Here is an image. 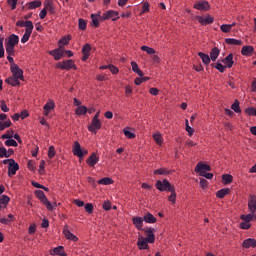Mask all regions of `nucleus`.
Returning <instances> with one entry per match:
<instances>
[{
	"label": "nucleus",
	"mask_w": 256,
	"mask_h": 256,
	"mask_svg": "<svg viewBox=\"0 0 256 256\" xmlns=\"http://www.w3.org/2000/svg\"><path fill=\"white\" fill-rule=\"evenodd\" d=\"M219 53H221V51L217 47L212 48L210 51V60L213 62L217 61L219 58Z\"/></svg>",
	"instance_id": "nucleus-32"
},
{
	"label": "nucleus",
	"mask_w": 256,
	"mask_h": 256,
	"mask_svg": "<svg viewBox=\"0 0 256 256\" xmlns=\"http://www.w3.org/2000/svg\"><path fill=\"white\" fill-rule=\"evenodd\" d=\"M220 31H222V33H231V26H230V24H222L220 26Z\"/></svg>",
	"instance_id": "nucleus-59"
},
{
	"label": "nucleus",
	"mask_w": 256,
	"mask_h": 256,
	"mask_svg": "<svg viewBox=\"0 0 256 256\" xmlns=\"http://www.w3.org/2000/svg\"><path fill=\"white\" fill-rule=\"evenodd\" d=\"M11 201V198L7 195L0 196V209H5L7 205H9V202Z\"/></svg>",
	"instance_id": "nucleus-31"
},
{
	"label": "nucleus",
	"mask_w": 256,
	"mask_h": 256,
	"mask_svg": "<svg viewBox=\"0 0 256 256\" xmlns=\"http://www.w3.org/2000/svg\"><path fill=\"white\" fill-rule=\"evenodd\" d=\"M229 193H231L229 188H222L217 191L216 197H218V199H223L226 195H229Z\"/></svg>",
	"instance_id": "nucleus-33"
},
{
	"label": "nucleus",
	"mask_w": 256,
	"mask_h": 256,
	"mask_svg": "<svg viewBox=\"0 0 256 256\" xmlns=\"http://www.w3.org/2000/svg\"><path fill=\"white\" fill-rule=\"evenodd\" d=\"M10 71L12 75L5 79V83L11 85V87H19L21 81H25L23 69H21L19 65H13V67H10Z\"/></svg>",
	"instance_id": "nucleus-1"
},
{
	"label": "nucleus",
	"mask_w": 256,
	"mask_h": 256,
	"mask_svg": "<svg viewBox=\"0 0 256 256\" xmlns=\"http://www.w3.org/2000/svg\"><path fill=\"white\" fill-rule=\"evenodd\" d=\"M185 127H186V131H187L189 137H192L193 133H195V129H193V127L189 126L188 119L185 120Z\"/></svg>",
	"instance_id": "nucleus-53"
},
{
	"label": "nucleus",
	"mask_w": 256,
	"mask_h": 256,
	"mask_svg": "<svg viewBox=\"0 0 256 256\" xmlns=\"http://www.w3.org/2000/svg\"><path fill=\"white\" fill-rule=\"evenodd\" d=\"M51 256H67V252H65V247L57 246L49 251Z\"/></svg>",
	"instance_id": "nucleus-14"
},
{
	"label": "nucleus",
	"mask_w": 256,
	"mask_h": 256,
	"mask_svg": "<svg viewBox=\"0 0 256 256\" xmlns=\"http://www.w3.org/2000/svg\"><path fill=\"white\" fill-rule=\"evenodd\" d=\"M222 182L224 185H230V183H233V175L231 174L222 175Z\"/></svg>",
	"instance_id": "nucleus-39"
},
{
	"label": "nucleus",
	"mask_w": 256,
	"mask_h": 256,
	"mask_svg": "<svg viewBox=\"0 0 256 256\" xmlns=\"http://www.w3.org/2000/svg\"><path fill=\"white\" fill-rule=\"evenodd\" d=\"M255 53V48L251 45L243 46L241 49V54L244 57H251Z\"/></svg>",
	"instance_id": "nucleus-19"
},
{
	"label": "nucleus",
	"mask_w": 256,
	"mask_h": 256,
	"mask_svg": "<svg viewBox=\"0 0 256 256\" xmlns=\"http://www.w3.org/2000/svg\"><path fill=\"white\" fill-rule=\"evenodd\" d=\"M123 133L127 139H135V133L131 132V128L125 127Z\"/></svg>",
	"instance_id": "nucleus-43"
},
{
	"label": "nucleus",
	"mask_w": 256,
	"mask_h": 256,
	"mask_svg": "<svg viewBox=\"0 0 256 256\" xmlns=\"http://www.w3.org/2000/svg\"><path fill=\"white\" fill-rule=\"evenodd\" d=\"M13 135H15V131L9 129L0 137V139H13Z\"/></svg>",
	"instance_id": "nucleus-47"
},
{
	"label": "nucleus",
	"mask_w": 256,
	"mask_h": 256,
	"mask_svg": "<svg viewBox=\"0 0 256 256\" xmlns=\"http://www.w3.org/2000/svg\"><path fill=\"white\" fill-rule=\"evenodd\" d=\"M42 203H43V205H45V207L48 211H53V209H55V207H57L56 202L51 203V201H49V199H47V198Z\"/></svg>",
	"instance_id": "nucleus-37"
},
{
	"label": "nucleus",
	"mask_w": 256,
	"mask_h": 256,
	"mask_svg": "<svg viewBox=\"0 0 256 256\" xmlns=\"http://www.w3.org/2000/svg\"><path fill=\"white\" fill-rule=\"evenodd\" d=\"M44 9H46V11H49L51 15H55V5L53 4V0H45Z\"/></svg>",
	"instance_id": "nucleus-25"
},
{
	"label": "nucleus",
	"mask_w": 256,
	"mask_h": 256,
	"mask_svg": "<svg viewBox=\"0 0 256 256\" xmlns=\"http://www.w3.org/2000/svg\"><path fill=\"white\" fill-rule=\"evenodd\" d=\"M78 27L80 31H85V29H87V21H85L83 18H80L78 20Z\"/></svg>",
	"instance_id": "nucleus-52"
},
{
	"label": "nucleus",
	"mask_w": 256,
	"mask_h": 256,
	"mask_svg": "<svg viewBox=\"0 0 256 256\" xmlns=\"http://www.w3.org/2000/svg\"><path fill=\"white\" fill-rule=\"evenodd\" d=\"M17 27H26V29H33V22L31 20H18L16 22Z\"/></svg>",
	"instance_id": "nucleus-28"
},
{
	"label": "nucleus",
	"mask_w": 256,
	"mask_h": 256,
	"mask_svg": "<svg viewBox=\"0 0 256 256\" xmlns=\"http://www.w3.org/2000/svg\"><path fill=\"white\" fill-rule=\"evenodd\" d=\"M107 19H112V21H118L119 12L115 10H108L104 12L101 16V21H107Z\"/></svg>",
	"instance_id": "nucleus-7"
},
{
	"label": "nucleus",
	"mask_w": 256,
	"mask_h": 256,
	"mask_svg": "<svg viewBox=\"0 0 256 256\" xmlns=\"http://www.w3.org/2000/svg\"><path fill=\"white\" fill-rule=\"evenodd\" d=\"M242 247L243 249H255L256 247V240L255 238H248V239H245L242 243Z\"/></svg>",
	"instance_id": "nucleus-20"
},
{
	"label": "nucleus",
	"mask_w": 256,
	"mask_h": 256,
	"mask_svg": "<svg viewBox=\"0 0 256 256\" xmlns=\"http://www.w3.org/2000/svg\"><path fill=\"white\" fill-rule=\"evenodd\" d=\"M198 56L202 59V63L209 65L211 63V57L203 52H199Z\"/></svg>",
	"instance_id": "nucleus-36"
},
{
	"label": "nucleus",
	"mask_w": 256,
	"mask_h": 256,
	"mask_svg": "<svg viewBox=\"0 0 256 256\" xmlns=\"http://www.w3.org/2000/svg\"><path fill=\"white\" fill-rule=\"evenodd\" d=\"M131 67H132V71L133 73H136V75H138V77H143V71L141 70V68H139V65L137 64V62L132 61L130 63Z\"/></svg>",
	"instance_id": "nucleus-29"
},
{
	"label": "nucleus",
	"mask_w": 256,
	"mask_h": 256,
	"mask_svg": "<svg viewBox=\"0 0 256 256\" xmlns=\"http://www.w3.org/2000/svg\"><path fill=\"white\" fill-rule=\"evenodd\" d=\"M225 43L227 45H236V46H239V45H243V40H239V39H235V38H226L225 39Z\"/></svg>",
	"instance_id": "nucleus-34"
},
{
	"label": "nucleus",
	"mask_w": 256,
	"mask_h": 256,
	"mask_svg": "<svg viewBox=\"0 0 256 256\" xmlns=\"http://www.w3.org/2000/svg\"><path fill=\"white\" fill-rule=\"evenodd\" d=\"M2 163L3 165H8V177H14V175H17L19 163H17L15 159H5L2 161Z\"/></svg>",
	"instance_id": "nucleus-3"
},
{
	"label": "nucleus",
	"mask_w": 256,
	"mask_h": 256,
	"mask_svg": "<svg viewBox=\"0 0 256 256\" xmlns=\"http://www.w3.org/2000/svg\"><path fill=\"white\" fill-rule=\"evenodd\" d=\"M63 53H65L63 51V45H58V48L49 51V55H51L55 61L63 59Z\"/></svg>",
	"instance_id": "nucleus-10"
},
{
	"label": "nucleus",
	"mask_w": 256,
	"mask_h": 256,
	"mask_svg": "<svg viewBox=\"0 0 256 256\" xmlns=\"http://www.w3.org/2000/svg\"><path fill=\"white\" fill-rule=\"evenodd\" d=\"M108 69L110 71V73H112V75H117V73H119V68H117V66L110 64L108 66Z\"/></svg>",
	"instance_id": "nucleus-61"
},
{
	"label": "nucleus",
	"mask_w": 256,
	"mask_h": 256,
	"mask_svg": "<svg viewBox=\"0 0 256 256\" xmlns=\"http://www.w3.org/2000/svg\"><path fill=\"white\" fill-rule=\"evenodd\" d=\"M19 0H7V3L9 5V7H11L12 11H15V9H17V2Z\"/></svg>",
	"instance_id": "nucleus-63"
},
{
	"label": "nucleus",
	"mask_w": 256,
	"mask_h": 256,
	"mask_svg": "<svg viewBox=\"0 0 256 256\" xmlns=\"http://www.w3.org/2000/svg\"><path fill=\"white\" fill-rule=\"evenodd\" d=\"M232 111L235 113H241V106L239 100H235L234 103L231 105Z\"/></svg>",
	"instance_id": "nucleus-48"
},
{
	"label": "nucleus",
	"mask_w": 256,
	"mask_h": 256,
	"mask_svg": "<svg viewBox=\"0 0 256 256\" xmlns=\"http://www.w3.org/2000/svg\"><path fill=\"white\" fill-rule=\"evenodd\" d=\"M35 196L37 197V199H39V201H41V203H43L47 199V196H45V192H43V190H36Z\"/></svg>",
	"instance_id": "nucleus-42"
},
{
	"label": "nucleus",
	"mask_w": 256,
	"mask_h": 256,
	"mask_svg": "<svg viewBox=\"0 0 256 256\" xmlns=\"http://www.w3.org/2000/svg\"><path fill=\"white\" fill-rule=\"evenodd\" d=\"M87 111V106H78L75 110V114L81 117L83 115H87Z\"/></svg>",
	"instance_id": "nucleus-38"
},
{
	"label": "nucleus",
	"mask_w": 256,
	"mask_h": 256,
	"mask_svg": "<svg viewBox=\"0 0 256 256\" xmlns=\"http://www.w3.org/2000/svg\"><path fill=\"white\" fill-rule=\"evenodd\" d=\"M91 19H92V24H91V26L92 27H95V28H97V27H99V19H100V21H101V12H97L96 14H91Z\"/></svg>",
	"instance_id": "nucleus-27"
},
{
	"label": "nucleus",
	"mask_w": 256,
	"mask_h": 256,
	"mask_svg": "<svg viewBox=\"0 0 256 256\" xmlns=\"http://www.w3.org/2000/svg\"><path fill=\"white\" fill-rule=\"evenodd\" d=\"M56 69H62L65 71H70V69L77 70V65L73 59L64 60L56 64Z\"/></svg>",
	"instance_id": "nucleus-4"
},
{
	"label": "nucleus",
	"mask_w": 256,
	"mask_h": 256,
	"mask_svg": "<svg viewBox=\"0 0 256 256\" xmlns=\"http://www.w3.org/2000/svg\"><path fill=\"white\" fill-rule=\"evenodd\" d=\"M84 209H85L86 213L91 215V213H93V204H91V203L85 204Z\"/></svg>",
	"instance_id": "nucleus-64"
},
{
	"label": "nucleus",
	"mask_w": 256,
	"mask_h": 256,
	"mask_svg": "<svg viewBox=\"0 0 256 256\" xmlns=\"http://www.w3.org/2000/svg\"><path fill=\"white\" fill-rule=\"evenodd\" d=\"M150 7H151V5L149 4V2H144L142 4V10L140 12V15H144V13H149Z\"/></svg>",
	"instance_id": "nucleus-56"
},
{
	"label": "nucleus",
	"mask_w": 256,
	"mask_h": 256,
	"mask_svg": "<svg viewBox=\"0 0 256 256\" xmlns=\"http://www.w3.org/2000/svg\"><path fill=\"white\" fill-rule=\"evenodd\" d=\"M72 153L75 155V157L83 159L85 155H88L89 151L81 149V144L78 141H75L73 144Z\"/></svg>",
	"instance_id": "nucleus-6"
},
{
	"label": "nucleus",
	"mask_w": 256,
	"mask_h": 256,
	"mask_svg": "<svg viewBox=\"0 0 256 256\" xmlns=\"http://www.w3.org/2000/svg\"><path fill=\"white\" fill-rule=\"evenodd\" d=\"M246 115H249L250 117H255L256 115V108L254 107H248L245 109Z\"/></svg>",
	"instance_id": "nucleus-57"
},
{
	"label": "nucleus",
	"mask_w": 256,
	"mask_h": 256,
	"mask_svg": "<svg viewBox=\"0 0 256 256\" xmlns=\"http://www.w3.org/2000/svg\"><path fill=\"white\" fill-rule=\"evenodd\" d=\"M214 67H215V69H217V71H219L220 73H225V69H228L226 65H223V64H221V63H219V62H217Z\"/></svg>",
	"instance_id": "nucleus-58"
},
{
	"label": "nucleus",
	"mask_w": 256,
	"mask_h": 256,
	"mask_svg": "<svg viewBox=\"0 0 256 256\" xmlns=\"http://www.w3.org/2000/svg\"><path fill=\"white\" fill-rule=\"evenodd\" d=\"M143 221H144V219L139 216H135L132 218V223L138 231H143Z\"/></svg>",
	"instance_id": "nucleus-21"
},
{
	"label": "nucleus",
	"mask_w": 256,
	"mask_h": 256,
	"mask_svg": "<svg viewBox=\"0 0 256 256\" xmlns=\"http://www.w3.org/2000/svg\"><path fill=\"white\" fill-rule=\"evenodd\" d=\"M45 160H41L40 161V165H39V174L40 175H45Z\"/></svg>",
	"instance_id": "nucleus-62"
},
{
	"label": "nucleus",
	"mask_w": 256,
	"mask_h": 256,
	"mask_svg": "<svg viewBox=\"0 0 256 256\" xmlns=\"http://www.w3.org/2000/svg\"><path fill=\"white\" fill-rule=\"evenodd\" d=\"M145 232V239L149 240L150 244L155 243V228L148 227L144 229Z\"/></svg>",
	"instance_id": "nucleus-13"
},
{
	"label": "nucleus",
	"mask_w": 256,
	"mask_h": 256,
	"mask_svg": "<svg viewBox=\"0 0 256 256\" xmlns=\"http://www.w3.org/2000/svg\"><path fill=\"white\" fill-rule=\"evenodd\" d=\"M198 22L200 25H211L215 21V18L211 15H207L205 17L203 16H197Z\"/></svg>",
	"instance_id": "nucleus-16"
},
{
	"label": "nucleus",
	"mask_w": 256,
	"mask_h": 256,
	"mask_svg": "<svg viewBox=\"0 0 256 256\" xmlns=\"http://www.w3.org/2000/svg\"><path fill=\"white\" fill-rule=\"evenodd\" d=\"M5 49H6L7 56H15L14 46H8L7 44H5Z\"/></svg>",
	"instance_id": "nucleus-54"
},
{
	"label": "nucleus",
	"mask_w": 256,
	"mask_h": 256,
	"mask_svg": "<svg viewBox=\"0 0 256 256\" xmlns=\"http://www.w3.org/2000/svg\"><path fill=\"white\" fill-rule=\"evenodd\" d=\"M169 193H171V195L168 197V201H170V203H173V205H175L177 201V193L175 192V188L170 190Z\"/></svg>",
	"instance_id": "nucleus-45"
},
{
	"label": "nucleus",
	"mask_w": 256,
	"mask_h": 256,
	"mask_svg": "<svg viewBox=\"0 0 256 256\" xmlns=\"http://www.w3.org/2000/svg\"><path fill=\"white\" fill-rule=\"evenodd\" d=\"M18 43H19V36L15 34H11L8 38L6 45H8L9 47H15V45H18Z\"/></svg>",
	"instance_id": "nucleus-26"
},
{
	"label": "nucleus",
	"mask_w": 256,
	"mask_h": 256,
	"mask_svg": "<svg viewBox=\"0 0 256 256\" xmlns=\"http://www.w3.org/2000/svg\"><path fill=\"white\" fill-rule=\"evenodd\" d=\"M9 127H11L10 119L0 122V132L5 131V129H9Z\"/></svg>",
	"instance_id": "nucleus-46"
},
{
	"label": "nucleus",
	"mask_w": 256,
	"mask_h": 256,
	"mask_svg": "<svg viewBox=\"0 0 256 256\" xmlns=\"http://www.w3.org/2000/svg\"><path fill=\"white\" fill-rule=\"evenodd\" d=\"M63 233H64L66 239H68V241H73L74 243H77V241H79V238H77L75 236V234L71 233V231H69V229H67V226H65Z\"/></svg>",
	"instance_id": "nucleus-24"
},
{
	"label": "nucleus",
	"mask_w": 256,
	"mask_h": 256,
	"mask_svg": "<svg viewBox=\"0 0 256 256\" xmlns=\"http://www.w3.org/2000/svg\"><path fill=\"white\" fill-rule=\"evenodd\" d=\"M194 171H195V173H198L201 177L207 171H211V166H209L205 162L200 161L196 164Z\"/></svg>",
	"instance_id": "nucleus-8"
},
{
	"label": "nucleus",
	"mask_w": 256,
	"mask_h": 256,
	"mask_svg": "<svg viewBox=\"0 0 256 256\" xmlns=\"http://www.w3.org/2000/svg\"><path fill=\"white\" fill-rule=\"evenodd\" d=\"M31 33H33V29H31V28L25 29V33L23 34V36L21 38V43H27V41H29V39L31 37Z\"/></svg>",
	"instance_id": "nucleus-35"
},
{
	"label": "nucleus",
	"mask_w": 256,
	"mask_h": 256,
	"mask_svg": "<svg viewBox=\"0 0 256 256\" xmlns=\"http://www.w3.org/2000/svg\"><path fill=\"white\" fill-rule=\"evenodd\" d=\"M155 187L158 191H167L170 192L172 189H175V186H173L169 180L164 179V180H157Z\"/></svg>",
	"instance_id": "nucleus-5"
},
{
	"label": "nucleus",
	"mask_w": 256,
	"mask_h": 256,
	"mask_svg": "<svg viewBox=\"0 0 256 256\" xmlns=\"http://www.w3.org/2000/svg\"><path fill=\"white\" fill-rule=\"evenodd\" d=\"M69 41H71V37L64 36L58 41V45H62V47H65V45H69Z\"/></svg>",
	"instance_id": "nucleus-51"
},
{
	"label": "nucleus",
	"mask_w": 256,
	"mask_h": 256,
	"mask_svg": "<svg viewBox=\"0 0 256 256\" xmlns=\"http://www.w3.org/2000/svg\"><path fill=\"white\" fill-rule=\"evenodd\" d=\"M141 51H145V53H147V55H155V49L147 46V45H143L141 46Z\"/></svg>",
	"instance_id": "nucleus-49"
},
{
	"label": "nucleus",
	"mask_w": 256,
	"mask_h": 256,
	"mask_svg": "<svg viewBox=\"0 0 256 256\" xmlns=\"http://www.w3.org/2000/svg\"><path fill=\"white\" fill-rule=\"evenodd\" d=\"M210 7L209 2L205 0L194 4V9H197V11H209Z\"/></svg>",
	"instance_id": "nucleus-15"
},
{
	"label": "nucleus",
	"mask_w": 256,
	"mask_h": 256,
	"mask_svg": "<svg viewBox=\"0 0 256 256\" xmlns=\"http://www.w3.org/2000/svg\"><path fill=\"white\" fill-rule=\"evenodd\" d=\"M57 155V152L55 151V146H50L48 149V158L53 159Z\"/></svg>",
	"instance_id": "nucleus-60"
},
{
	"label": "nucleus",
	"mask_w": 256,
	"mask_h": 256,
	"mask_svg": "<svg viewBox=\"0 0 256 256\" xmlns=\"http://www.w3.org/2000/svg\"><path fill=\"white\" fill-rule=\"evenodd\" d=\"M86 163L89 167H95V165L99 163V156L97 155V153H92L86 160Z\"/></svg>",
	"instance_id": "nucleus-17"
},
{
	"label": "nucleus",
	"mask_w": 256,
	"mask_h": 256,
	"mask_svg": "<svg viewBox=\"0 0 256 256\" xmlns=\"http://www.w3.org/2000/svg\"><path fill=\"white\" fill-rule=\"evenodd\" d=\"M137 247L140 249V251L149 249V240L143 236H139L137 240Z\"/></svg>",
	"instance_id": "nucleus-11"
},
{
	"label": "nucleus",
	"mask_w": 256,
	"mask_h": 256,
	"mask_svg": "<svg viewBox=\"0 0 256 256\" xmlns=\"http://www.w3.org/2000/svg\"><path fill=\"white\" fill-rule=\"evenodd\" d=\"M248 210L256 215V196H251L248 200Z\"/></svg>",
	"instance_id": "nucleus-22"
},
{
	"label": "nucleus",
	"mask_w": 256,
	"mask_h": 256,
	"mask_svg": "<svg viewBox=\"0 0 256 256\" xmlns=\"http://www.w3.org/2000/svg\"><path fill=\"white\" fill-rule=\"evenodd\" d=\"M101 127H103L101 120L92 118L91 124L88 126V131L90 133H97V131H99V129H101Z\"/></svg>",
	"instance_id": "nucleus-9"
},
{
	"label": "nucleus",
	"mask_w": 256,
	"mask_h": 256,
	"mask_svg": "<svg viewBox=\"0 0 256 256\" xmlns=\"http://www.w3.org/2000/svg\"><path fill=\"white\" fill-rule=\"evenodd\" d=\"M154 175H169V170H167L166 168H160V169H156L154 170Z\"/></svg>",
	"instance_id": "nucleus-55"
},
{
	"label": "nucleus",
	"mask_w": 256,
	"mask_h": 256,
	"mask_svg": "<svg viewBox=\"0 0 256 256\" xmlns=\"http://www.w3.org/2000/svg\"><path fill=\"white\" fill-rule=\"evenodd\" d=\"M42 3L40 0H34L28 3V9H39Z\"/></svg>",
	"instance_id": "nucleus-41"
},
{
	"label": "nucleus",
	"mask_w": 256,
	"mask_h": 256,
	"mask_svg": "<svg viewBox=\"0 0 256 256\" xmlns=\"http://www.w3.org/2000/svg\"><path fill=\"white\" fill-rule=\"evenodd\" d=\"M7 140L4 142L6 147H18L17 141H15L13 138H6Z\"/></svg>",
	"instance_id": "nucleus-44"
},
{
	"label": "nucleus",
	"mask_w": 256,
	"mask_h": 256,
	"mask_svg": "<svg viewBox=\"0 0 256 256\" xmlns=\"http://www.w3.org/2000/svg\"><path fill=\"white\" fill-rule=\"evenodd\" d=\"M241 222L240 223V229H243L244 231H247L251 229V221L256 219V214H253L252 212L248 214H242L240 215Z\"/></svg>",
	"instance_id": "nucleus-2"
},
{
	"label": "nucleus",
	"mask_w": 256,
	"mask_h": 256,
	"mask_svg": "<svg viewBox=\"0 0 256 256\" xmlns=\"http://www.w3.org/2000/svg\"><path fill=\"white\" fill-rule=\"evenodd\" d=\"M222 63H224L225 66H227L228 69H231L233 65H235V61H233V53L228 54L223 60Z\"/></svg>",
	"instance_id": "nucleus-23"
},
{
	"label": "nucleus",
	"mask_w": 256,
	"mask_h": 256,
	"mask_svg": "<svg viewBox=\"0 0 256 256\" xmlns=\"http://www.w3.org/2000/svg\"><path fill=\"white\" fill-rule=\"evenodd\" d=\"M98 185H113V180L109 177L101 178L97 181Z\"/></svg>",
	"instance_id": "nucleus-40"
},
{
	"label": "nucleus",
	"mask_w": 256,
	"mask_h": 256,
	"mask_svg": "<svg viewBox=\"0 0 256 256\" xmlns=\"http://www.w3.org/2000/svg\"><path fill=\"white\" fill-rule=\"evenodd\" d=\"M55 109V101L49 100L44 106H43V116L49 117V113Z\"/></svg>",
	"instance_id": "nucleus-12"
},
{
	"label": "nucleus",
	"mask_w": 256,
	"mask_h": 256,
	"mask_svg": "<svg viewBox=\"0 0 256 256\" xmlns=\"http://www.w3.org/2000/svg\"><path fill=\"white\" fill-rule=\"evenodd\" d=\"M143 219H144L145 223H149V224L157 223V218L150 212H147L143 216Z\"/></svg>",
	"instance_id": "nucleus-30"
},
{
	"label": "nucleus",
	"mask_w": 256,
	"mask_h": 256,
	"mask_svg": "<svg viewBox=\"0 0 256 256\" xmlns=\"http://www.w3.org/2000/svg\"><path fill=\"white\" fill-rule=\"evenodd\" d=\"M153 139L157 145H163V136L161 133L153 134Z\"/></svg>",
	"instance_id": "nucleus-50"
},
{
	"label": "nucleus",
	"mask_w": 256,
	"mask_h": 256,
	"mask_svg": "<svg viewBox=\"0 0 256 256\" xmlns=\"http://www.w3.org/2000/svg\"><path fill=\"white\" fill-rule=\"evenodd\" d=\"M91 55V44L87 43L82 47V61H87Z\"/></svg>",
	"instance_id": "nucleus-18"
}]
</instances>
